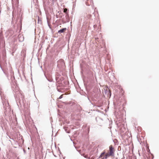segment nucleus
Returning <instances> with one entry per match:
<instances>
[{
  "instance_id": "nucleus-3",
  "label": "nucleus",
  "mask_w": 159,
  "mask_h": 159,
  "mask_svg": "<svg viewBox=\"0 0 159 159\" xmlns=\"http://www.w3.org/2000/svg\"><path fill=\"white\" fill-rule=\"evenodd\" d=\"M67 11V8H65L64 9V12L65 13H66Z\"/></svg>"
},
{
  "instance_id": "nucleus-2",
  "label": "nucleus",
  "mask_w": 159,
  "mask_h": 159,
  "mask_svg": "<svg viewBox=\"0 0 159 159\" xmlns=\"http://www.w3.org/2000/svg\"><path fill=\"white\" fill-rule=\"evenodd\" d=\"M66 30V28H64L63 29H62L60 30H59L58 31V33H61L64 32Z\"/></svg>"
},
{
  "instance_id": "nucleus-1",
  "label": "nucleus",
  "mask_w": 159,
  "mask_h": 159,
  "mask_svg": "<svg viewBox=\"0 0 159 159\" xmlns=\"http://www.w3.org/2000/svg\"><path fill=\"white\" fill-rule=\"evenodd\" d=\"M115 151L114 148L112 145H111L109 147V150L107 152L105 153V151H104L100 155L99 158L102 157L105 154L104 156L102 159H106L110 156L113 157L115 155Z\"/></svg>"
},
{
  "instance_id": "nucleus-5",
  "label": "nucleus",
  "mask_w": 159,
  "mask_h": 159,
  "mask_svg": "<svg viewBox=\"0 0 159 159\" xmlns=\"http://www.w3.org/2000/svg\"><path fill=\"white\" fill-rule=\"evenodd\" d=\"M23 39H22V40H23L24 39H23Z\"/></svg>"
},
{
  "instance_id": "nucleus-4",
  "label": "nucleus",
  "mask_w": 159,
  "mask_h": 159,
  "mask_svg": "<svg viewBox=\"0 0 159 159\" xmlns=\"http://www.w3.org/2000/svg\"><path fill=\"white\" fill-rule=\"evenodd\" d=\"M63 95L64 94H63L61 95V96H60V97L58 98V99H60L61 98L63 97Z\"/></svg>"
}]
</instances>
